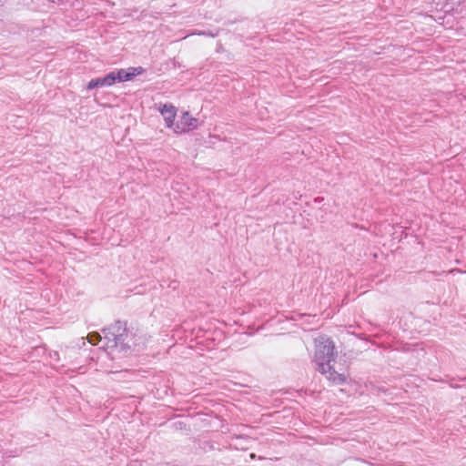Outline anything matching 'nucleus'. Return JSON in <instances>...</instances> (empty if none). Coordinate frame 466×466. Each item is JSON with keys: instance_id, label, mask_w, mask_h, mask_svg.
<instances>
[{"instance_id": "nucleus-3", "label": "nucleus", "mask_w": 466, "mask_h": 466, "mask_svg": "<svg viewBox=\"0 0 466 466\" xmlns=\"http://www.w3.org/2000/svg\"><path fill=\"white\" fill-rule=\"evenodd\" d=\"M143 68L138 67H129L127 69H119L116 71H112L111 75L114 76V84L116 82H125L133 79L136 76L141 75L143 73Z\"/></svg>"}, {"instance_id": "nucleus-8", "label": "nucleus", "mask_w": 466, "mask_h": 466, "mask_svg": "<svg viewBox=\"0 0 466 466\" xmlns=\"http://www.w3.org/2000/svg\"><path fill=\"white\" fill-rule=\"evenodd\" d=\"M101 335L97 332H93V333H90L88 334L87 336V339H88V342H90L91 344H97L98 341L101 340Z\"/></svg>"}, {"instance_id": "nucleus-5", "label": "nucleus", "mask_w": 466, "mask_h": 466, "mask_svg": "<svg viewBox=\"0 0 466 466\" xmlns=\"http://www.w3.org/2000/svg\"><path fill=\"white\" fill-rule=\"evenodd\" d=\"M114 85V76L111 72L104 77L94 78L89 81L87 89L91 90L96 87L111 86Z\"/></svg>"}, {"instance_id": "nucleus-1", "label": "nucleus", "mask_w": 466, "mask_h": 466, "mask_svg": "<svg viewBox=\"0 0 466 466\" xmlns=\"http://www.w3.org/2000/svg\"><path fill=\"white\" fill-rule=\"evenodd\" d=\"M315 347L314 361L318 370L336 384L344 382L345 375L336 371L330 365L336 355L334 343L329 338L321 336L315 339Z\"/></svg>"}, {"instance_id": "nucleus-7", "label": "nucleus", "mask_w": 466, "mask_h": 466, "mask_svg": "<svg viewBox=\"0 0 466 466\" xmlns=\"http://www.w3.org/2000/svg\"><path fill=\"white\" fill-rule=\"evenodd\" d=\"M115 327H111L108 329V330H110L111 329H114ZM103 332L105 333V339L108 340L107 342V346H109V343L112 342L114 344V346L116 344V336L110 332H107V329H103Z\"/></svg>"}, {"instance_id": "nucleus-6", "label": "nucleus", "mask_w": 466, "mask_h": 466, "mask_svg": "<svg viewBox=\"0 0 466 466\" xmlns=\"http://www.w3.org/2000/svg\"><path fill=\"white\" fill-rule=\"evenodd\" d=\"M461 0H437L436 5L440 6L441 9L449 7L452 9L455 5H459Z\"/></svg>"}, {"instance_id": "nucleus-9", "label": "nucleus", "mask_w": 466, "mask_h": 466, "mask_svg": "<svg viewBox=\"0 0 466 466\" xmlns=\"http://www.w3.org/2000/svg\"><path fill=\"white\" fill-rule=\"evenodd\" d=\"M198 35H208V36H216L215 34H212V33H206V32H200V33H198Z\"/></svg>"}, {"instance_id": "nucleus-4", "label": "nucleus", "mask_w": 466, "mask_h": 466, "mask_svg": "<svg viewBox=\"0 0 466 466\" xmlns=\"http://www.w3.org/2000/svg\"><path fill=\"white\" fill-rule=\"evenodd\" d=\"M158 109L164 117L166 127L174 130V127L176 125L174 120L177 116L176 106L171 104H160Z\"/></svg>"}, {"instance_id": "nucleus-2", "label": "nucleus", "mask_w": 466, "mask_h": 466, "mask_svg": "<svg viewBox=\"0 0 466 466\" xmlns=\"http://www.w3.org/2000/svg\"><path fill=\"white\" fill-rule=\"evenodd\" d=\"M198 120L193 117L188 112H184L176 122L174 132L183 134L194 130L198 127Z\"/></svg>"}]
</instances>
